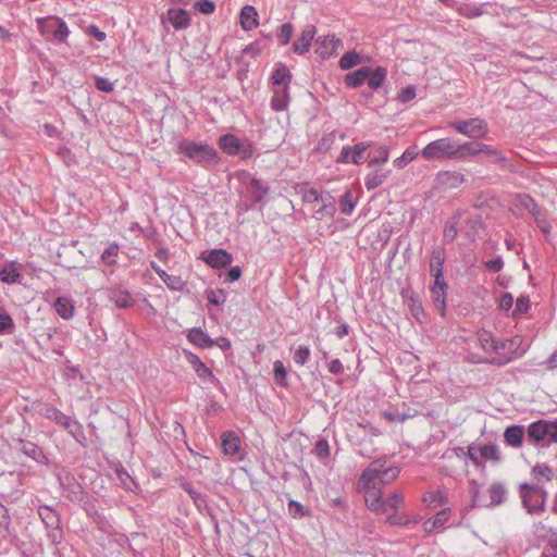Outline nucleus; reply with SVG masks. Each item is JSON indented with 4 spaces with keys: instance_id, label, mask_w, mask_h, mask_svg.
<instances>
[{
    "instance_id": "obj_53",
    "label": "nucleus",
    "mask_w": 557,
    "mask_h": 557,
    "mask_svg": "<svg viewBox=\"0 0 557 557\" xmlns=\"http://www.w3.org/2000/svg\"><path fill=\"white\" fill-rule=\"evenodd\" d=\"M288 513L294 519H302L311 515L310 510L307 509L301 503L290 499L287 504Z\"/></svg>"
},
{
    "instance_id": "obj_59",
    "label": "nucleus",
    "mask_w": 557,
    "mask_h": 557,
    "mask_svg": "<svg viewBox=\"0 0 557 557\" xmlns=\"http://www.w3.org/2000/svg\"><path fill=\"white\" fill-rule=\"evenodd\" d=\"M356 207V201L352 200L350 190H347L339 199L341 212L345 215H350Z\"/></svg>"
},
{
    "instance_id": "obj_54",
    "label": "nucleus",
    "mask_w": 557,
    "mask_h": 557,
    "mask_svg": "<svg viewBox=\"0 0 557 557\" xmlns=\"http://www.w3.org/2000/svg\"><path fill=\"white\" fill-rule=\"evenodd\" d=\"M273 374L275 383L281 387H286L287 383V370L281 360H276L273 363Z\"/></svg>"
},
{
    "instance_id": "obj_45",
    "label": "nucleus",
    "mask_w": 557,
    "mask_h": 557,
    "mask_svg": "<svg viewBox=\"0 0 557 557\" xmlns=\"http://www.w3.org/2000/svg\"><path fill=\"white\" fill-rule=\"evenodd\" d=\"M115 474L126 491L135 492L138 488V484L121 463L115 468Z\"/></svg>"
},
{
    "instance_id": "obj_8",
    "label": "nucleus",
    "mask_w": 557,
    "mask_h": 557,
    "mask_svg": "<svg viewBox=\"0 0 557 557\" xmlns=\"http://www.w3.org/2000/svg\"><path fill=\"white\" fill-rule=\"evenodd\" d=\"M247 197L251 199L250 203L244 202L242 210L250 211L256 208V205H260V209L267 203V197L270 194L269 183L264 180L250 176L245 183Z\"/></svg>"
},
{
    "instance_id": "obj_27",
    "label": "nucleus",
    "mask_w": 557,
    "mask_h": 557,
    "mask_svg": "<svg viewBox=\"0 0 557 557\" xmlns=\"http://www.w3.org/2000/svg\"><path fill=\"white\" fill-rule=\"evenodd\" d=\"M240 444V438L234 431H226L221 435V446L225 455H236Z\"/></svg>"
},
{
    "instance_id": "obj_28",
    "label": "nucleus",
    "mask_w": 557,
    "mask_h": 557,
    "mask_svg": "<svg viewBox=\"0 0 557 557\" xmlns=\"http://www.w3.org/2000/svg\"><path fill=\"white\" fill-rule=\"evenodd\" d=\"M258 11L252 5H245L240 10V26L244 30H252L259 25Z\"/></svg>"
},
{
    "instance_id": "obj_9",
    "label": "nucleus",
    "mask_w": 557,
    "mask_h": 557,
    "mask_svg": "<svg viewBox=\"0 0 557 557\" xmlns=\"http://www.w3.org/2000/svg\"><path fill=\"white\" fill-rule=\"evenodd\" d=\"M447 126L471 139L485 137L488 133V125L486 121L481 117L449 121Z\"/></svg>"
},
{
    "instance_id": "obj_21",
    "label": "nucleus",
    "mask_w": 557,
    "mask_h": 557,
    "mask_svg": "<svg viewBox=\"0 0 557 557\" xmlns=\"http://www.w3.org/2000/svg\"><path fill=\"white\" fill-rule=\"evenodd\" d=\"M184 355L191 364L194 371L203 381H218L213 372L200 360V358L191 351L184 350Z\"/></svg>"
},
{
    "instance_id": "obj_52",
    "label": "nucleus",
    "mask_w": 557,
    "mask_h": 557,
    "mask_svg": "<svg viewBox=\"0 0 557 557\" xmlns=\"http://www.w3.org/2000/svg\"><path fill=\"white\" fill-rule=\"evenodd\" d=\"M361 62V57L354 50L347 51L339 59V67L342 70H349Z\"/></svg>"
},
{
    "instance_id": "obj_47",
    "label": "nucleus",
    "mask_w": 557,
    "mask_h": 557,
    "mask_svg": "<svg viewBox=\"0 0 557 557\" xmlns=\"http://www.w3.org/2000/svg\"><path fill=\"white\" fill-rule=\"evenodd\" d=\"M422 502L426 506L445 505L448 503V495L443 490L431 491L423 495Z\"/></svg>"
},
{
    "instance_id": "obj_62",
    "label": "nucleus",
    "mask_w": 557,
    "mask_h": 557,
    "mask_svg": "<svg viewBox=\"0 0 557 557\" xmlns=\"http://www.w3.org/2000/svg\"><path fill=\"white\" fill-rule=\"evenodd\" d=\"M206 297L209 301V304L213 306H220L223 305L226 301V294L223 289H208L206 292Z\"/></svg>"
},
{
    "instance_id": "obj_16",
    "label": "nucleus",
    "mask_w": 557,
    "mask_h": 557,
    "mask_svg": "<svg viewBox=\"0 0 557 557\" xmlns=\"http://www.w3.org/2000/svg\"><path fill=\"white\" fill-rule=\"evenodd\" d=\"M370 169L371 171L364 177V186L368 190H374L388 178L392 170L386 165H376Z\"/></svg>"
},
{
    "instance_id": "obj_49",
    "label": "nucleus",
    "mask_w": 557,
    "mask_h": 557,
    "mask_svg": "<svg viewBox=\"0 0 557 557\" xmlns=\"http://www.w3.org/2000/svg\"><path fill=\"white\" fill-rule=\"evenodd\" d=\"M65 497L73 503H81L84 500L86 493L83 487L77 482H72L67 484L65 487Z\"/></svg>"
},
{
    "instance_id": "obj_5",
    "label": "nucleus",
    "mask_w": 557,
    "mask_h": 557,
    "mask_svg": "<svg viewBox=\"0 0 557 557\" xmlns=\"http://www.w3.org/2000/svg\"><path fill=\"white\" fill-rule=\"evenodd\" d=\"M36 23L39 33L47 39L54 40L60 44L66 42L70 29L61 17L53 15L39 17Z\"/></svg>"
},
{
    "instance_id": "obj_1",
    "label": "nucleus",
    "mask_w": 557,
    "mask_h": 557,
    "mask_svg": "<svg viewBox=\"0 0 557 557\" xmlns=\"http://www.w3.org/2000/svg\"><path fill=\"white\" fill-rule=\"evenodd\" d=\"M399 472L400 469L388 466L385 458L375 459L362 471L357 487L364 493L382 491V486L396 480Z\"/></svg>"
},
{
    "instance_id": "obj_6",
    "label": "nucleus",
    "mask_w": 557,
    "mask_h": 557,
    "mask_svg": "<svg viewBox=\"0 0 557 557\" xmlns=\"http://www.w3.org/2000/svg\"><path fill=\"white\" fill-rule=\"evenodd\" d=\"M425 161L455 160V140L443 137L429 143L420 152Z\"/></svg>"
},
{
    "instance_id": "obj_10",
    "label": "nucleus",
    "mask_w": 557,
    "mask_h": 557,
    "mask_svg": "<svg viewBox=\"0 0 557 557\" xmlns=\"http://www.w3.org/2000/svg\"><path fill=\"white\" fill-rule=\"evenodd\" d=\"M50 421L57 425L64 428L69 434L83 447L87 445V437L84 431V426L75 418L63 413L60 409L55 410V413L50 418Z\"/></svg>"
},
{
    "instance_id": "obj_14",
    "label": "nucleus",
    "mask_w": 557,
    "mask_h": 557,
    "mask_svg": "<svg viewBox=\"0 0 557 557\" xmlns=\"http://www.w3.org/2000/svg\"><path fill=\"white\" fill-rule=\"evenodd\" d=\"M513 341L498 342L491 339V352L498 355L491 359H486L484 362L497 367L506 366L512 360V357L506 356L507 351L512 352Z\"/></svg>"
},
{
    "instance_id": "obj_19",
    "label": "nucleus",
    "mask_w": 557,
    "mask_h": 557,
    "mask_svg": "<svg viewBox=\"0 0 557 557\" xmlns=\"http://www.w3.org/2000/svg\"><path fill=\"white\" fill-rule=\"evenodd\" d=\"M482 153H485L491 158V161L497 163L502 170H508L510 172L516 171L513 162L507 158L504 152L491 145H483Z\"/></svg>"
},
{
    "instance_id": "obj_18",
    "label": "nucleus",
    "mask_w": 557,
    "mask_h": 557,
    "mask_svg": "<svg viewBox=\"0 0 557 557\" xmlns=\"http://www.w3.org/2000/svg\"><path fill=\"white\" fill-rule=\"evenodd\" d=\"M314 35L315 26L306 25L301 32L300 37L293 42L294 52L300 55L307 53L311 47L312 40L314 39Z\"/></svg>"
},
{
    "instance_id": "obj_38",
    "label": "nucleus",
    "mask_w": 557,
    "mask_h": 557,
    "mask_svg": "<svg viewBox=\"0 0 557 557\" xmlns=\"http://www.w3.org/2000/svg\"><path fill=\"white\" fill-rule=\"evenodd\" d=\"M371 147H372V143H369V141H360V143L351 146V148H352L351 164L360 165V164L364 163L366 161L368 162L366 153L369 150V148H371Z\"/></svg>"
},
{
    "instance_id": "obj_23",
    "label": "nucleus",
    "mask_w": 557,
    "mask_h": 557,
    "mask_svg": "<svg viewBox=\"0 0 557 557\" xmlns=\"http://www.w3.org/2000/svg\"><path fill=\"white\" fill-rule=\"evenodd\" d=\"M450 512V508L446 507L438 511L433 518L426 519L422 524L423 531L428 534H431L442 529L445 523L448 522Z\"/></svg>"
},
{
    "instance_id": "obj_39",
    "label": "nucleus",
    "mask_w": 557,
    "mask_h": 557,
    "mask_svg": "<svg viewBox=\"0 0 557 557\" xmlns=\"http://www.w3.org/2000/svg\"><path fill=\"white\" fill-rule=\"evenodd\" d=\"M389 158V151L386 146H380L376 148L374 154L371 152L367 153L368 168H374L376 165H386Z\"/></svg>"
},
{
    "instance_id": "obj_25",
    "label": "nucleus",
    "mask_w": 557,
    "mask_h": 557,
    "mask_svg": "<svg viewBox=\"0 0 557 557\" xmlns=\"http://www.w3.org/2000/svg\"><path fill=\"white\" fill-rule=\"evenodd\" d=\"M166 16L172 26L177 30L185 29L190 25V16L184 9H169Z\"/></svg>"
},
{
    "instance_id": "obj_33",
    "label": "nucleus",
    "mask_w": 557,
    "mask_h": 557,
    "mask_svg": "<svg viewBox=\"0 0 557 557\" xmlns=\"http://www.w3.org/2000/svg\"><path fill=\"white\" fill-rule=\"evenodd\" d=\"M319 202H321L322 206L313 213V216L317 220H323L326 216L332 218L335 214L336 207L334 203V199L329 193H325V195Z\"/></svg>"
},
{
    "instance_id": "obj_26",
    "label": "nucleus",
    "mask_w": 557,
    "mask_h": 557,
    "mask_svg": "<svg viewBox=\"0 0 557 557\" xmlns=\"http://www.w3.org/2000/svg\"><path fill=\"white\" fill-rule=\"evenodd\" d=\"M271 81L273 87H289L292 73L284 63H277L272 72Z\"/></svg>"
},
{
    "instance_id": "obj_40",
    "label": "nucleus",
    "mask_w": 557,
    "mask_h": 557,
    "mask_svg": "<svg viewBox=\"0 0 557 557\" xmlns=\"http://www.w3.org/2000/svg\"><path fill=\"white\" fill-rule=\"evenodd\" d=\"M110 299L114 302L117 308L126 309L134 306V299L129 292L115 289L112 290Z\"/></svg>"
},
{
    "instance_id": "obj_58",
    "label": "nucleus",
    "mask_w": 557,
    "mask_h": 557,
    "mask_svg": "<svg viewBox=\"0 0 557 557\" xmlns=\"http://www.w3.org/2000/svg\"><path fill=\"white\" fill-rule=\"evenodd\" d=\"M418 152L413 147L407 148L403 154L394 160V166L404 169L408 163L416 159Z\"/></svg>"
},
{
    "instance_id": "obj_24",
    "label": "nucleus",
    "mask_w": 557,
    "mask_h": 557,
    "mask_svg": "<svg viewBox=\"0 0 557 557\" xmlns=\"http://www.w3.org/2000/svg\"><path fill=\"white\" fill-rule=\"evenodd\" d=\"M272 91L271 109L275 112L286 110L289 103V87H273Z\"/></svg>"
},
{
    "instance_id": "obj_31",
    "label": "nucleus",
    "mask_w": 557,
    "mask_h": 557,
    "mask_svg": "<svg viewBox=\"0 0 557 557\" xmlns=\"http://www.w3.org/2000/svg\"><path fill=\"white\" fill-rule=\"evenodd\" d=\"M187 339L199 348H211L213 347V338L205 333L200 327H193L188 331Z\"/></svg>"
},
{
    "instance_id": "obj_36",
    "label": "nucleus",
    "mask_w": 557,
    "mask_h": 557,
    "mask_svg": "<svg viewBox=\"0 0 557 557\" xmlns=\"http://www.w3.org/2000/svg\"><path fill=\"white\" fill-rule=\"evenodd\" d=\"M387 70L384 66H370V74L367 77V83L370 89L377 90L386 81Z\"/></svg>"
},
{
    "instance_id": "obj_42",
    "label": "nucleus",
    "mask_w": 557,
    "mask_h": 557,
    "mask_svg": "<svg viewBox=\"0 0 557 557\" xmlns=\"http://www.w3.org/2000/svg\"><path fill=\"white\" fill-rule=\"evenodd\" d=\"M181 487L189 495L199 511L208 508L206 496L195 490L189 482H182Z\"/></svg>"
},
{
    "instance_id": "obj_32",
    "label": "nucleus",
    "mask_w": 557,
    "mask_h": 557,
    "mask_svg": "<svg viewBox=\"0 0 557 557\" xmlns=\"http://www.w3.org/2000/svg\"><path fill=\"white\" fill-rule=\"evenodd\" d=\"M244 140L233 134H225L219 138V147L228 156H235Z\"/></svg>"
},
{
    "instance_id": "obj_13",
    "label": "nucleus",
    "mask_w": 557,
    "mask_h": 557,
    "mask_svg": "<svg viewBox=\"0 0 557 557\" xmlns=\"http://www.w3.org/2000/svg\"><path fill=\"white\" fill-rule=\"evenodd\" d=\"M342 45V40L336 38L335 35L320 36L315 39L314 53L322 60H327L337 53Z\"/></svg>"
},
{
    "instance_id": "obj_43",
    "label": "nucleus",
    "mask_w": 557,
    "mask_h": 557,
    "mask_svg": "<svg viewBox=\"0 0 557 557\" xmlns=\"http://www.w3.org/2000/svg\"><path fill=\"white\" fill-rule=\"evenodd\" d=\"M21 274L14 262H9L0 268V281L7 284L18 282Z\"/></svg>"
},
{
    "instance_id": "obj_17",
    "label": "nucleus",
    "mask_w": 557,
    "mask_h": 557,
    "mask_svg": "<svg viewBox=\"0 0 557 557\" xmlns=\"http://www.w3.org/2000/svg\"><path fill=\"white\" fill-rule=\"evenodd\" d=\"M20 450L32 458L36 462L40 465H49V459L46 456L45 451L41 447H39L36 443L27 440L20 438L18 440Z\"/></svg>"
},
{
    "instance_id": "obj_29",
    "label": "nucleus",
    "mask_w": 557,
    "mask_h": 557,
    "mask_svg": "<svg viewBox=\"0 0 557 557\" xmlns=\"http://www.w3.org/2000/svg\"><path fill=\"white\" fill-rule=\"evenodd\" d=\"M524 432L525 430L523 425L515 424L507 426L504 432L505 443L511 447H520L522 445Z\"/></svg>"
},
{
    "instance_id": "obj_44",
    "label": "nucleus",
    "mask_w": 557,
    "mask_h": 557,
    "mask_svg": "<svg viewBox=\"0 0 557 557\" xmlns=\"http://www.w3.org/2000/svg\"><path fill=\"white\" fill-rule=\"evenodd\" d=\"M445 249L443 247H434L431 253L430 261V273L444 272V262H445Z\"/></svg>"
},
{
    "instance_id": "obj_63",
    "label": "nucleus",
    "mask_w": 557,
    "mask_h": 557,
    "mask_svg": "<svg viewBox=\"0 0 557 557\" xmlns=\"http://www.w3.org/2000/svg\"><path fill=\"white\" fill-rule=\"evenodd\" d=\"M310 358V348L308 346H299L294 352V361L299 366H304Z\"/></svg>"
},
{
    "instance_id": "obj_61",
    "label": "nucleus",
    "mask_w": 557,
    "mask_h": 557,
    "mask_svg": "<svg viewBox=\"0 0 557 557\" xmlns=\"http://www.w3.org/2000/svg\"><path fill=\"white\" fill-rule=\"evenodd\" d=\"M293 25L290 23H284L278 27L276 37L282 46H286L293 36Z\"/></svg>"
},
{
    "instance_id": "obj_2",
    "label": "nucleus",
    "mask_w": 557,
    "mask_h": 557,
    "mask_svg": "<svg viewBox=\"0 0 557 557\" xmlns=\"http://www.w3.org/2000/svg\"><path fill=\"white\" fill-rule=\"evenodd\" d=\"M177 153L183 157V161L188 160L205 169L219 164L221 160L216 149L212 146L189 139H183L178 143Z\"/></svg>"
},
{
    "instance_id": "obj_12",
    "label": "nucleus",
    "mask_w": 557,
    "mask_h": 557,
    "mask_svg": "<svg viewBox=\"0 0 557 557\" xmlns=\"http://www.w3.org/2000/svg\"><path fill=\"white\" fill-rule=\"evenodd\" d=\"M466 182V177L458 171H440L435 175L433 187L438 190H449L460 187Z\"/></svg>"
},
{
    "instance_id": "obj_35",
    "label": "nucleus",
    "mask_w": 557,
    "mask_h": 557,
    "mask_svg": "<svg viewBox=\"0 0 557 557\" xmlns=\"http://www.w3.org/2000/svg\"><path fill=\"white\" fill-rule=\"evenodd\" d=\"M55 312L64 320H69L74 315V304L69 297H58L54 301Z\"/></svg>"
},
{
    "instance_id": "obj_55",
    "label": "nucleus",
    "mask_w": 557,
    "mask_h": 557,
    "mask_svg": "<svg viewBox=\"0 0 557 557\" xmlns=\"http://www.w3.org/2000/svg\"><path fill=\"white\" fill-rule=\"evenodd\" d=\"M120 251V246L116 243H110L108 247L101 253V260L107 265H114L116 263L115 258Z\"/></svg>"
},
{
    "instance_id": "obj_51",
    "label": "nucleus",
    "mask_w": 557,
    "mask_h": 557,
    "mask_svg": "<svg viewBox=\"0 0 557 557\" xmlns=\"http://www.w3.org/2000/svg\"><path fill=\"white\" fill-rule=\"evenodd\" d=\"M32 407L37 414L49 420L58 409L54 405L41 400L34 401Z\"/></svg>"
},
{
    "instance_id": "obj_30",
    "label": "nucleus",
    "mask_w": 557,
    "mask_h": 557,
    "mask_svg": "<svg viewBox=\"0 0 557 557\" xmlns=\"http://www.w3.org/2000/svg\"><path fill=\"white\" fill-rule=\"evenodd\" d=\"M370 74V66H362L354 72H349L344 77V83L347 87L358 88L364 84Z\"/></svg>"
},
{
    "instance_id": "obj_3",
    "label": "nucleus",
    "mask_w": 557,
    "mask_h": 557,
    "mask_svg": "<svg viewBox=\"0 0 557 557\" xmlns=\"http://www.w3.org/2000/svg\"><path fill=\"white\" fill-rule=\"evenodd\" d=\"M527 441L540 448L557 442V420H539L531 423L527 430Z\"/></svg>"
},
{
    "instance_id": "obj_60",
    "label": "nucleus",
    "mask_w": 557,
    "mask_h": 557,
    "mask_svg": "<svg viewBox=\"0 0 557 557\" xmlns=\"http://www.w3.org/2000/svg\"><path fill=\"white\" fill-rule=\"evenodd\" d=\"M516 307L512 311V317L517 319L518 317H521L522 314L527 313L530 308V298L528 295H521L516 300Z\"/></svg>"
},
{
    "instance_id": "obj_11",
    "label": "nucleus",
    "mask_w": 557,
    "mask_h": 557,
    "mask_svg": "<svg viewBox=\"0 0 557 557\" xmlns=\"http://www.w3.org/2000/svg\"><path fill=\"white\" fill-rule=\"evenodd\" d=\"M434 277V282L430 287L434 306L438 312L444 315L446 310V290L447 283L444 278V272L431 273Z\"/></svg>"
},
{
    "instance_id": "obj_48",
    "label": "nucleus",
    "mask_w": 557,
    "mask_h": 557,
    "mask_svg": "<svg viewBox=\"0 0 557 557\" xmlns=\"http://www.w3.org/2000/svg\"><path fill=\"white\" fill-rule=\"evenodd\" d=\"M516 200L517 206L527 209L535 219H537L541 210L531 196L528 194H518Z\"/></svg>"
},
{
    "instance_id": "obj_15",
    "label": "nucleus",
    "mask_w": 557,
    "mask_h": 557,
    "mask_svg": "<svg viewBox=\"0 0 557 557\" xmlns=\"http://www.w3.org/2000/svg\"><path fill=\"white\" fill-rule=\"evenodd\" d=\"M201 259L212 269H222L233 262V255L225 249L215 248L202 251Z\"/></svg>"
},
{
    "instance_id": "obj_50",
    "label": "nucleus",
    "mask_w": 557,
    "mask_h": 557,
    "mask_svg": "<svg viewBox=\"0 0 557 557\" xmlns=\"http://www.w3.org/2000/svg\"><path fill=\"white\" fill-rule=\"evenodd\" d=\"M299 193L302 196V201L307 203L319 202L325 195L315 188H309L308 184L301 185Z\"/></svg>"
},
{
    "instance_id": "obj_7",
    "label": "nucleus",
    "mask_w": 557,
    "mask_h": 557,
    "mask_svg": "<svg viewBox=\"0 0 557 557\" xmlns=\"http://www.w3.org/2000/svg\"><path fill=\"white\" fill-rule=\"evenodd\" d=\"M519 493L523 507L528 512L539 513L544 511L547 493L542 486L539 484L522 483L519 486Z\"/></svg>"
},
{
    "instance_id": "obj_46",
    "label": "nucleus",
    "mask_w": 557,
    "mask_h": 557,
    "mask_svg": "<svg viewBox=\"0 0 557 557\" xmlns=\"http://www.w3.org/2000/svg\"><path fill=\"white\" fill-rule=\"evenodd\" d=\"M337 135L342 140H344L346 137L344 133H337L335 131L327 133L323 135L322 138L318 141L315 150L321 153L327 152L334 145Z\"/></svg>"
},
{
    "instance_id": "obj_4",
    "label": "nucleus",
    "mask_w": 557,
    "mask_h": 557,
    "mask_svg": "<svg viewBox=\"0 0 557 557\" xmlns=\"http://www.w3.org/2000/svg\"><path fill=\"white\" fill-rule=\"evenodd\" d=\"M364 502L369 510L374 513H385L388 510L397 511L404 505L401 492H393L386 499H383V492L364 493Z\"/></svg>"
},
{
    "instance_id": "obj_57",
    "label": "nucleus",
    "mask_w": 557,
    "mask_h": 557,
    "mask_svg": "<svg viewBox=\"0 0 557 557\" xmlns=\"http://www.w3.org/2000/svg\"><path fill=\"white\" fill-rule=\"evenodd\" d=\"M480 455L482 459L493 460L498 462L500 460V451L496 444H486L480 447Z\"/></svg>"
},
{
    "instance_id": "obj_22",
    "label": "nucleus",
    "mask_w": 557,
    "mask_h": 557,
    "mask_svg": "<svg viewBox=\"0 0 557 557\" xmlns=\"http://www.w3.org/2000/svg\"><path fill=\"white\" fill-rule=\"evenodd\" d=\"M483 143L480 141H455V160H466L469 156L482 153Z\"/></svg>"
},
{
    "instance_id": "obj_34",
    "label": "nucleus",
    "mask_w": 557,
    "mask_h": 557,
    "mask_svg": "<svg viewBox=\"0 0 557 557\" xmlns=\"http://www.w3.org/2000/svg\"><path fill=\"white\" fill-rule=\"evenodd\" d=\"M461 213L458 211L455 214H453L448 221L445 223L444 231H443V240L445 244H450L455 240L457 237L458 231L457 226L460 222Z\"/></svg>"
},
{
    "instance_id": "obj_20",
    "label": "nucleus",
    "mask_w": 557,
    "mask_h": 557,
    "mask_svg": "<svg viewBox=\"0 0 557 557\" xmlns=\"http://www.w3.org/2000/svg\"><path fill=\"white\" fill-rule=\"evenodd\" d=\"M150 267L156 272V274L162 280V282L168 286V288L175 292L184 290L186 283L182 280L180 275L168 274L154 261L150 262Z\"/></svg>"
},
{
    "instance_id": "obj_56",
    "label": "nucleus",
    "mask_w": 557,
    "mask_h": 557,
    "mask_svg": "<svg viewBox=\"0 0 557 557\" xmlns=\"http://www.w3.org/2000/svg\"><path fill=\"white\" fill-rule=\"evenodd\" d=\"M532 475L537 482L542 480L550 481L553 479V469L545 463H537L532 468Z\"/></svg>"
},
{
    "instance_id": "obj_41",
    "label": "nucleus",
    "mask_w": 557,
    "mask_h": 557,
    "mask_svg": "<svg viewBox=\"0 0 557 557\" xmlns=\"http://www.w3.org/2000/svg\"><path fill=\"white\" fill-rule=\"evenodd\" d=\"M488 493L491 498L490 506L493 507L503 504L507 498V490L503 483H493L488 488Z\"/></svg>"
},
{
    "instance_id": "obj_64",
    "label": "nucleus",
    "mask_w": 557,
    "mask_h": 557,
    "mask_svg": "<svg viewBox=\"0 0 557 557\" xmlns=\"http://www.w3.org/2000/svg\"><path fill=\"white\" fill-rule=\"evenodd\" d=\"M194 8L202 14H212L215 11L216 5L212 0H197Z\"/></svg>"
},
{
    "instance_id": "obj_37",
    "label": "nucleus",
    "mask_w": 557,
    "mask_h": 557,
    "mask_svg": "<svg viewBox=\"0 0 557 557\" xmlns=\"http://www.w3.org/2000/svg\"><path fill=\"white\" fill-rule=\"evenodd\" d=\"M38 515L47 529L60 525L59 513L49 506H39Z\"/></svg>"
}]
</instances>
